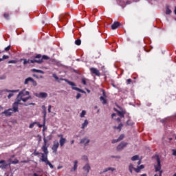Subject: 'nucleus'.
Masks as SVG:
<instances>
[{"mask_svg":"<svg viewBox=\"0 0 176 176\" xmlns=\"http://www.w3.org/2000/svg\"><path fill=\"white\" fill-rule=\"evenodd\" d=\"M53 78H54V79H56V80H58V77L57 76V75L53 74Z\"/></svg>","mask_w":176,"mask_h":176,"instance_id":"54","label":"nucleus"},{"mask_svg":"<svg viewBox=\"0 0 176 176\" xmlns=\"http://www.w3.org/2000/svg\"><path fill=\"white\" fill-rule=\"evenodd\" d=\"M33 71L34 72H37V74H43V71L42 70L34 69Z\"/></svg>","mask_w":176,"mask_h":176,"instance_id":"36","label":"nucleus"},{"mask_svg":"<svg viewBox=\"0 0 176 176\" xmlns=\"http://www.w3.org/2000/svg\"><path fill=\"white\" fill-rule=\"evenodd\" d=\"M74 163V167L71 170L72 172L76 171V170H78V160H75Z\"/></svg>","mask_w":176,"mask_h":176,"instance_id":"20","label":"nucleus"},{"mask_svg":"<svg viewBox=\"0 0 176 176\" xmlns=\"http://www.w3.org/2000/svg\"><path fill=\"white\" fill-rule=\"evenodd\" d=\"M173 156H176V150H173Z\"/></svg>","mask_w":176,"mask_h":176,"instance_id":"56","label":"nucleus"},{"mask_svg":"<svg viewBox=\"0 0 176 176\" xmlns=\"http://www.w3.org/2000/svg\"><path fill=\"white\" fill-rule=\"evenodd\" d=\"M115 116H116V113H113L111 114V118H112V119H113V118H114Z\"/></svg>","mask_w":176,"mask_h":176,"instance_id":"59","label":"nucleus"},{"mask_svg":"<svg viewBox=\"0 0 176 176\" xmlns=\"http://www.w3.org/2000/svg\"><path fill=\"white\" fill-rule=\"evenodd\" d=\"M8 58H9V56L3 55L1 60H2V61H3V60H8Z\"/></svg>","mask_w":176,"mask_h":176,"instance_id":"41","label":"nucleus"},{"mask_svg":"<svg viewBox=\"0 0 176 176\" xmlns=\"http://www.w3.org/2000/svg\"><path fill=\"white\" fill-rule=\"evenodd\" d=\"M87 124H89V121L87 120H85L84 123L82 124L81 129H85V127H87Z\"/></svg>","mask_w":176,"mask_h":176,"instance_id":"30","label":"nucleus"},{"mask_svg":"<svg viewBox=\"0 0 176 176\" xmlns=\"http://www.w3.org/2000/svg\"><path fill=\"white\" fill-rule=\"evenodd\" d=\"M120 26V23L118 21H116L111 25V30H116V28H118Z\"/></svg>","mask_w":176,"mask_h":176,"instance_id":"17","label":"nucleus"},{"mask_svg":"<svg viewBox=\"0 0 176 176\" xmlns=\"http://www.w3.org/2000/svg\"><path fill=\"white\" fill-rule=\"evenodd\" d=\"M156 157V160H157V165H155V170L156 171V173H157V171H160V176H162V171L160 170H162V164L160 162V157H159V155H155Z\"/></svg>","mask_w":176,"mask_h":176,"instance_id":"2","label":"nucleus"},{"mask_svg":"<svg viewBox=\"0 0 176 176\" xmlns=\"http://www.w3.org/2000/svg\"><path fill=\"white\" fill-rule=\"evenodd\" d=\"M43 145L41 147V149L43 152H44L45 155H47L49 154V151L47 150V148H49V145H47V140H46V138H43Z\"/></svg>","mask_w":176,"mask_h":176,"instance_id":"6","label":"nucleus"},{"mask_svg":"<svg viewBox=\"0 0 176 176\" xmlns=\"http://www.w3.org/2000/svg\"><path fill=\"white\" fill-rule=\"evenodd\" d=\"M102 97H104V98H107V94L105 93V90L102 89Z\"/></svg>","mask_w":176,"mask_h":176,"instance_id":"43","label":"nucleus"},{"mask_svg":"<svg viewBox=\"0 0 176 176\" xmlns=\"http://www.w3.org/2000/svg\"><path fill=\"white\" fill-rule=\"evenodd\" d=\"M175 14L176 15V6L175 7Z\"/></svg>","mask_w":176,"mask_h":176,"instance_id":"64","label":"nucleus"},{"mask_svg":"<svg viewBox=\"0 0 176 176\" xmlns=\"http://www.w3.org/2000/svg\"><path fill=\"white\" fill-rule=\"evenodd\" d=\"M89 71H90L91 74L96 75V76H100L101 75V73H100V70H98L97 68L91 67L89 69Z\"/></svg>","mask_w":176,"mask_h":176,"instance_id":"10","label":"nucleus"},{"mask_svg":"<svg viewBox=\"0 0 176 176\" xmlns=\"http://www.w3.org/2000/svg\"><path fill=\"white\" fill-rule=\"evenodd\" d=\"M32 80V78L28 77L25 80L24 85H28Z\"/></svg>","mask_w":176,"mask_h":176,"instance_id":"27","label":"nucleus"},{"mask_svg":"<svg viewBox=\"0 0 176 176\" xmlns=\"http://www.w3.org/2000/svg\"><path fill=\"white\" fill-rule=\"evenodd\" d=\"M58 146H60V144L58 143V142H54L52 148L54 153H57V149H58Z\"/></svg>","mask_w":176,"mask_h":176,"instance_id":"16","label":"nucleus"},{"mask_svg":"<svg viewBox=\"0 0 176 176\" xmlns=\"http://www.w3.org/2000/svg\"><path fill=\"white\" fill-rule=\"evenodd\" d=\"M17 63V60H12L8 61V64H16Z\"/></svg>","mask_w":176,"mask_h":176,"instance_id":"42","label":"nucleus"},{"mask_svg":"<svg viewBox=\"0 0 176 176\" xmlns=\"http://www.w3.org/2000/svg\"><path fill=\"white\" fill-rule=\"evenodd\" d=\"M10 163H9V166H10V164H17L19 163V160L15 159L14 161H12V160H9Z\"/></svg>","mask_w":176,"mask_h":176,"instance_id":"26","label":"nucleus"},{"mask_svg":"<svg viewBox=\"0 0 176 176\" xmlns=\"http://www.w3.org/2000/svg\"><path fill=\"white\" fill-rule=\"evenodd\" d=\"M19 105H23V103H21V101L19 100V98L15 99V102L12 104V112L16 113L19 112Z\"/></svg>","mask_w":176,"mask_h":176,"instance_id":"3","label":"nucleus"},{"mask_svg":"<svg viewBox=\"0 0 176 176\" xmlns=\"http://www.w3.org/2000/svg\"><path fill=\"white\" fill-rule=\"evenodd\" d=\"M0 168L1 170H6L8 168V166H9V164H7L5 160H0Z\"/></svg>","mask_w":176,"mask_h":176,"instance_id":"13","label":"nucleus"},{"mask_svg":"<svg viewBox=\"0 0 176 176\" xmlns=\"http://www.w3.org/2000/svg\"><path fill=\"white\" fill-rule=\"evenodd\" d=\"M41 162L45 163V164H47V166H49L50 168H54L53 164H52V163H50V161L47 160V155L45 156L44 153H41Z\"/></svg>","mask_w":176,"mask_h":176,"instance_id":"5","label":"nucleus"},{"mask_svg":"<svg viewBox=\"0 0 176 176\" xmlns=\"http://www.w3.org/2000/svg\"><path fill=\"white\" fill-rule=\"evenodd\" d=\"M65 81L67 82L68 85L72 86V89L73 90H76V91H80L81 93H83V90H82L80 88L76 87V84H75V82L67 80H65Z\"/></svg>","mask_w":176,"mask_h":176,"instance_id":"7","label":"nucleus"},{"mask_svg":"<svg viewBox=\"0 0 176 176\" xmlns=\"http://www.w3.org/2000/svg\"><path fill=\"white\" fill-rule=\"evenodd\" d=\"M34 58H38V60H42V63H43V60H49V56L46 55H43L42 56L41 54H37L36 56H34Z\"/></svg>","mask_w":176,"mask_h":176,"instance_id":"14","label":"nucleus"},{"mask_svg":"<svg viewBox=\"0 0 176 176\" xmlns=\"http://www.w3.org/2000/svg\"><path fill=\"white\" fill-rule=\"evenodd\" d=\"M34 95L38 98H47V93L46 92L34 93Z\"/></svg>","mask_w":176,"mask_h":176,"instance_id":"9","label":"nucleus"},{"mask_svg":"<svg viewBox=\"0 0 176 176\" xmlns=\"http://www.w3.org/2000/svg\"><path fill=\"white\" fill-rule=\"evenodd\" d=\"M140 159V156L138 155H135L131 157L132 162H135V160H138Z\"/></svg>","mask_w":176,"mask_h":176,"instance_id":"31","label":"nucleus"},{"mask_svg":"<svg viewBox=\"0 0 176 176\" xmlns=\"http://www.w3.org/2000/svg\"><path fill=\"white\" fill-rule=\"evenodd\" d=\"M112 157H115L116 159H120V155H117L116 157L113 156Z\"/></svg>","mask_w":176,"mask_h":176,"instance_id":"61","label":"nucleus"},{"mask_svg":"<svg viewBox=\"0 0 176 176\" xmlns=\"http://www.w3.org/2000/svg\"><path fill=\"white\" fill-rule=\"evenodd\" d=\"M140 176H148V175H146V174H142V175H141Z\"/></svg>","mask_w":176,"mask_h":176,"instance_id":"63","label":"nucleus"},{"mask_svg":"<svg viewBox=\"0 0 176 176\" xmlns=\"http://www.w3.org/2000/svg\"><path fill=\"white\" fill-rule=\"evenodd\" d=\"M134 170L135 171V173H140L141 171V169L139 166H138V168H134Z\"/></svg>","mask_w":176,"mask_h":176,"instance_id":"45","label":"nucleus"},{"mask_svg":"<svg viewBox=\"0 0 176 176\" xmlns=\"http://www.w3.org/2000/svg\"><path fill=\"white\" fill-rule=\"evenodd\" d=\"M67 142V139L62 138L59 140V144L60 146H64V144Z\"/></svg>","mask_w":176,"mask_h":176,"instance_id":"21","label":"nucleus"},{"mask_svg":"<svg viewBox=\"0 0 176 176\" xmlns=\"http://www.w3.org/2000/svg\"><path fill=\"white\" fill-rule=\"evenodd\" d=\"M90 165L89 164H87L84 167L83 170L86 171V173H89L90 171Z\"/></svg>","mask_w":176,"mask_h":176,"instance_id":"23","label":"nucleus"},{"mask_svg":"<svg viewBox=\"0 0 176 176\" xmlns=\"http://www.w3.org/2000/svg\"><path fill=\"white\" fill-rule=\"evenodd\" d=\"M115 112H117L118 116L120 118H124V115L127 117V113L125 110L119 111L116 108H114Z\"/></svg>","mask_w":176,"mask_h":176,"instance_id":"8","label":"nucleus"},{"mask_svg":"<svg viewBox=\"0 0 176 176\" xmlns=\"http://www.w3.org/2000/svg\"><path fill=\"white\" fill-rule=\"evenodd\" d=\"M100 101L102 102V104H103V105H105L107 104V99L105 98H104V96H100Z\"/></svg>","mask_w":176,"mask_h":176,"instance_id":"24","label":"nucleus"},{"mask_svg":"<svg viewBox=\"0 0 176 176\" xmlns=\"http://www.w3.org/2000/svg\"><path fill=\"white\" fill-rule=\"evenodd\" d=\"M32 84L33 86H36L38 84L36 83V81H35V80H34V78H32V80L30 81Z\"/></svg>","mask_w":176,"mask_h":176,"instance_id":"40","label":"nucleus"},{"mask_svg":"<svg viewBox=\"0 0 176 176\" xmlns=\"http://www.w3.org/2000/svg\"><path fill=\"white\" fill-rule=\"evenodd\" d=\"M25 96H29L25 97ZM16 98H18L19 101H23V102H27L28 100H32V97L30 96V91H25V89L21 91L17 95Z\"/></svg>","mask_w":176,"mask_h":176,"instance_id":"1","label":"nucleus"},{"mask_svg":"<svg viewBox=\"0 0 176 176\" xmlns=\"http://www.w3.org/2000/svg\"><path fill=\"white\" fill-rule=\"evenodd\" d=\"M139 168H140V170H142V168H144V165H140V166H138Z\"/></svg>","mask_w":176,"mask_h":176,"instance_id":"60","label":"nucleus"},{"mask_svg":"<svg viewBox=\"0 0 176 176\" xmlns=\"http://www.w3.org/2000/svg\"><path fill=\"white\" fill-rule=\"evenodd\" d=\"M85 115H86V111L82 110L81 113L80 114V118H85Z\"/></svg>","mask_w":176,"mask_h":176,"instance_id":"35","label":"nucleus"},{"mask_svg":"<svg viewBox=\"0 0 176 176\" xmlns=\"http://www.w3.org/2000/svg\"><path fill=\"white\" fill-rule=\"evenodd\" d=\"M37 63V64H42V59H23V65H27V64H34Z\"/></svg>","mask_w":176,"mask_h":176,"instance_id":"4","label":"nucleus"},{"mask_svg":"<svg viewBox=\"0 0 176 176\" xmlns=\"http://www.w3.org/2000/svg\"><path fill=\"white\" fill-rule=\"evenodd\" d=\"M102 71L104 73L107 72V71H105V66L102 67Z\"/></svg>","mask_w":176,"mask_h":176,"instance_id":"55","label":"nucleus"},{"mask_svg":"<svg viewBox=\"0 0 176 176\" xmlns=\"http://www.w3.org/2000/svg\"><path fill=\"white\" fill-rule=\"evenodd\" d=\"M126 118H128V120L126 122V124L127 126H133V124H134V122H131V117H130V113H127L126 114Z\"/></svg>","mask_w":176,"mask_h":176,"instance_id":"18","label":"nucleus"},{"mask_svg":"<svg viewBox=\"0 0 176 176\" xmlns=\"http://www.w3.org/2000/svg\"><path fill=\"white\" fill-rule=\"evenodd\" d=\"M128 143L127 142H121L118 146H117V151H122V149H124L127 146Z\"/></svg>","mask_w":176,"mask_h":176,"instance_id":"15","label":"nucleus"},{"mask_svg":"<svg viewBox=\"0 0 176 176\" xmlns=\"http://www.w3.org/2000/svg\"><path fill=\"white\" fill-rule=\"evenodd\" d=\"M36 124H37L38 127H39L40 129L42 128V127H45V120H43V124H39L38 122H36Z\"/></svg>","mask_w":176,"mask_h":176,"instance_id":"32","label":"nucleus"},{"mask_svg":"<svg viewBox=\"0 0 176 176\" xmlns=\"http://www.w3.org/2000/svg\"><path fill=\"white\" fill-rule=\"evenodd\" d=\"M89 142H90V140H87V138H82L80 142V144H85V146H87V144H89Z\"/></svg>","mask_w":176,"mask_h":176,"instance_id":"19","label":"nucleus"},{"mask_svg":"<svg viewBox=\"0 0 176 176\" xmlns=\"http://www.w3.org/2000/svg\"><path fill=\"white\" fill-rule=\"evenodd\" d=\"M36 124V122H34L33 123L30 124L29 126V129H34V126Z\"/></svg>","mask_w":176,"mask_h":176,"instance_id":"38","label":"nucleus"},{"mask_svg":"<svg viewBox=\"0 0 176 176\" xmlns=\"http://www.w3.org/2000/svg\"><path fill=\"white\" fill-rule=\"evenodd\" d=\"M43 120H44V126H45V124H46V115L47 113L46 110H43Z\"/></svg>","mask_w":176,"mask_h":176,"instance_id":"29","label":"nucleus"},{"mask_svg":"<svg viewBox=\"0 0 176 176\" xmlns=\"http://www.w3.org/2000/svg\"><path fill=\"white\" fill-rule=\"evenodd\" d=\"M111 142H112L113 144H116V142H119V140H118V139H115V140H113L111 141Z\"/></svg>","mask_w":176,"mask_h":176,"instance_id":"50","label":"nucleus"},{"mask_svg":"<svg viewBox=\"0 0 176 176\" xmlns=\"http://www.w3.org/2000/svg\"><path fill=\"white\" fill-rule=\"evenodd\" d=\"M10 50V45H8L4 49V52H9Z\"/></svg>","mask_w":176,"mask_h":176,"instance_id":"47","label":"nucleus"},{"mask_svg":"<svg viewBox=\"0 0 176 176\" xmlns=\"http://www.w3.org/2000/svg\"><path fill=\"white\" fill-rule=\"evenodd\" d=\"M6 91H7V93H10L8 96V98L10 99V98H12V97H13V96H14V94H13V93H19V91H20V90H19V89H14V90L6 89Z\"/></svg>","mask_w":176,"mask_h":176,"instance_id":"11","label":"nucleus"},{"mask_svg":"<svg viewBox=\"0 0 176 176\" xmlns=\"http://www.w3.org/2000/svg\"><path fill=\"white\" fill-rule=\"evenodd\" d=\"M62 167H63V166H58V170L61 169Z\"/></svg>","mask_w":176,"mask_h":176,"instance_id":"62","label":"nucleus"},{"mask_svg":"<svg viewBox=\"0 0 176 176\" xmlns=\"http://www.w3.org/2000/svg\"><path fill=\"white\" fill-rule=\"evenodd\" d=\"M3 16L6 19V20H9V14L4 13Z\"/></svg>","mask_w":176,"mask_h":176,"instance_id":"44","label":"nucleus"},{"mask_svg":"<svg viewBox=\"0 0 176 176\" xmlns=\"http://www.w3.org/2000/svg\"><path fill=\"white\" fill-rule=\"evenodd\" d=\"M57 137H58L59 138H60V140H62V138H64V135H63V134H59V135H57Z\"/></svg>","mask_w":176,"mask_h":176,"instance_id":"51","label":"nucleus"},{"mask_svg":"<svg viewBox=\"0 0 176 176\" xmlns=\"http://www.w3.org/2000/svg\"><path fill=\"white\" fill-rule=\"evenodd\" d=\"M82 43V41L80 39H77L75 41V45H77V46H80Z\"/></svg>","mask_w":176,"mask_h":176,"instance_id":"33","label":"nucleus"},{"mask_svg":"<svg viewBox=\"0 0 176 176\" xmlns=\"http://www.w3.org/2000/svg\"><path fill=\"white\" fill-rule=\"evenodd\" d=\"M115 170H116L115 168H112V167H109V168H106L102 173H107L108 171H112L113 173V171H115Z\"/></svg>","mask_w":176,"mask_h":176,"instance_id":"22","label":"nucleus"},{"mask_svg":"<svg viewBox=\"0 0 176 176\" xmlns=\"http://www.w3.org/2000/svg\"><path fill=\"white\" fill-rule=\"evenodd\" d=\"M80 97H82V94H80L78 93V94H77V96H76V99H77V100H79V98H80Z\"/></svg>","mask_w":176,"mask_h":176,"instance_id":"53","label":"nucleus"},{"mask_svg":"<svg viewBox=\"0 0 176 176\" xmlns=\"http://www.w3.org/2000/svg\"><path fill=\"white\" fill-rule=\"evenodd\" d=\"M132 80L131 78H129L126 80V85H130L131 83Z\"/></svg>","mask_w":176,"mask_h":176,"instance_id":"48","label":"nucleus"},{"mask_svg":"<svg viewBox=\"0 0 176 176\" xmlns=\"http://www.w3.org/2000/svg\"><path fill=\"white\" fill-rule=\"evenodd\" d=\"M123 138H124V135L121 134L119 138H118V141H122V140H123Z\"/></svg>","mask_w":176,"mask_h":176,"instance_id":"37","label":"nucleus"},{"mask_svg":"<svg viewBox=\"0 0 176 176\" xmlns=\"http://www.w3.org/2000/svg\"><path fill=\"white\" fill-rule=\"evenodd\" d=\"M50 112H52V105H49L48 106V113H50Z\"/></svg>","mask_w":176,"mask_h":176,"instance_id":"49","label":"nucleus"},{"mask_svg":"<svg viewBox=\"0 0 176 176\" xmlns=\"http://www.w3.org/2000/svg\"><path fill=\"white\" fill-rule=\"evenodd\" d=\"M82 85H86V78H82Z\"/></svg>","mask_w":176,"mask_h":176,"instance_id":"52","label":"nucleus"},{"mask_svg":"<svg viewBox=\"0 0 176 176\" xmlns=\"http://www.w3.org/2000/svg\"><path fill=\"white\" fill-rule=\"evenodd\" d=\"M13 113V109H8L7 110H5L3 112L1 113V115H4L7 117H10Z\"/></svg>","mask_w":176,"mask_h":176,"instance_id":"12","label":"nucleus"},{"mask_svg":"<svg viewBox=\"0 0 176 176\" xmlns=\"http://www.w3.org/2000/svg\"><path fill=\"white\" fill-rule=\"evenodd\" d=\"M135 168H134V165L133 164H130L129 166V170L131 174H133V170H134Z\"/></svg>","mask_w":176,"mask_h":176,"instance_id":"28","label":"nucleus"},{"mask_svg":"<svg viewBox=\"0 0 176 176\" xmlns=\"http://www.w3.org/2000/svg\"><path fill=\"white\" fill-rule=\"evenodd\" d=\"M116 121L119 123V122H122V120L120 119V118H118L116 119Z\"/></svg>","mask_w":176,"mask_h":176,"instance_id":"57","label":"nucleus"},{"mask_svg":"<svg viewBox=\"0 0 176 176\" xmlns=\"http://www.w3.org/2000/svg\"><path fill=\"white\" fill-rule=\"evenodd\" d=\"M41 108H42L43 111H46V107L45 105H43L41 107Z\"/></svg>","mask_w":176,"mask_h":176,"instance_id":"58","label":"nucleus"},{"mask_svg":"<svg viewBox=\"0 0 176 176\" xmlns=\"http://www.w3.org/2000/svg\"><path fill=\"white\" fill-rule=\"evenodd\" d=\"M82 160H85V161L87 162V160H89V159L87 158V156L83 155V156L82 157Z\"/></svg>","mask_w":176,"mask_h":176,"instance_id":"46","label":"nucleus"},{"mask_svg":"<svg viewBox=\"0 0 176 176\" xmlns=\"http://www.w3.org/2000/svg\"><path fill=\"white\" fill-rule=\"evenodd\" d=\"M172 11L171 10H170V8H168V7L166 8V14H171Z\"/></svg>","mask_w":176,"mask_h":176,"instance_id":"34","label":"nucleus"},{"mask_svg":"<svg viewBox=\"0 0 176 176\" xmlns=\"http://www.w3.org/2000/svg\"><path fill=\"white\" fill-rule=\"evenodd\" d=\"M52 138H53V137L52 136V135H48L47 138H45V139H46V140H47V142L48 141L52 140Z\"/></svg>","mask_w":176,"mask_h":176,"instance_id":"39","label":"nucleus"},{"mask_svg":"<svg viewBox=\"0 0 176 176\" xmlns=\"http://www.w3.org/2000/svg\"><path fill=\"white\" fill-rule=\"evenodd\" d=\"M122 127H123V124L120 123L118 126H113V129H116L117 130H119V131H122Z\"/></svg>","mask_w":176,"mask_h":176,"instance_id":"25","label":"nucleus"}]
</instances>
